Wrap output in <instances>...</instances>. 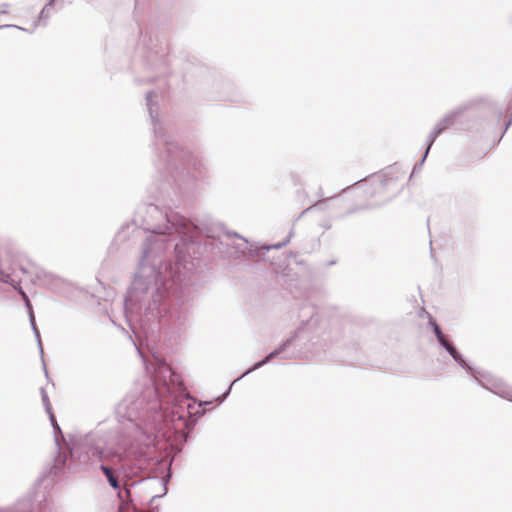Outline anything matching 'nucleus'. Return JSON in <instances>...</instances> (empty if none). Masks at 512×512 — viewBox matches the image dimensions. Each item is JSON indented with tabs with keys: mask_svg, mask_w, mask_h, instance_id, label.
I'll use <instances>...</instances> for the list:
<instances>
[{
	"mask_svg": "<svg viewBox=\"0 0 512 512\" xmlns=\"http://www.w3.org/2000/svg\"><path fill=\"white\" fill-rule=\"evenodd\" d=\"M101 470L103 471V473L107 477V480L110 483V485L113 488L117 489L119 487V483H118L117 478L114 476L113 470L111 468H109V467L104 466V465L101 466Z\"/></svg>",
	"mask_w": 512,
	"mask_h": 512,
	"instance_id": "obj_1",
	"label": "nucleus"
},
{
	"mask_svg": "<svg viewBox=\"0 0 512 512\" xmlns=\"http://www.w3.org/2000/svg\"><path fill=\"white\" fill-rule=\"evenodd\" d=\"M439 342L447 349V351L456 358V349L446 340L445 336L442 334L438 337Z\"/></svg>",
	"mask_w": 512,
	"mask_h": 512,
	"instance_id": "obj_2",
	"label": "nucleus"
},
{
	"mask_svg": "<svg viewBox=\"0 0 512 512\" xmlns=\"http://www.w3.org/2000/svg\"><path fill=\"white\" fill-rule=\"evenodd\" d=\"M435 333H436V336L437 338L442 335L443 333L441 332L440 328L436 325L435 326Z\"/></svg>",
	"mask_w": 512,
	"mask_h": 512,
	"instance_id": "obj_3",
	"label": "nucleus"
},
{
	"mask_svg": "<svg viewBox=\"0 0 512 512\" xmlns=\"http://www.w3.org/2000/svg\"><path fill=\"white\" fill-rule=\"evenodd\" d=\"M276 354H277V353H275V352L271 353V354L267 357V359H266V360H269V359L273 358Z\"/></svg>",
	"mask_w": 512,
	"mask_h": 512,
	"instance_id": "obj_4",
	"label": "nucleus"
}]
</instances>
